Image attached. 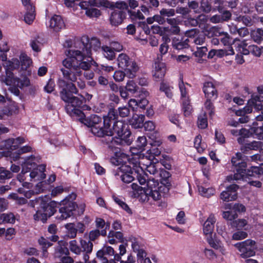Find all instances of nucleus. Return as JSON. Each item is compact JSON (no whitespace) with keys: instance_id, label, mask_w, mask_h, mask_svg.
Instances as JSON below:
<instances>
[{"instance_id":"obj_1","label":"nucleus","mask_w":263,"mask_h":263,"mask_svg":"<svg viewBox=\"0 0 263 263\" xmlns=\"http://www.w3.org/2000/svg\"><path fill=\"white\" fill-rule=\"evenodd\" d=\"M92 42L100 45L99 41L97 39L92 40L90 45L83 43L81 50L69 49L65 51L67 58L62 62L63 65L67 69L61 68L64 78L71 82L77 80L78 77H81L82 72L81 69L85 71L84 76L86 79L90 80L93 78L94 73L92 71H87L92 65L97 66V63L91 57L90 46Z\"/></svg>"},{"instance_id":"obj_2","label":"nucleus","mask_w":263,"mask_h":263,"mask_svg":"<svg viewBox=\"0 0 263 263\" xmlns=\"http://www.w3.org/2000/svg\"><path fill=\"white\" fill-rule=\"evenodd\" d=\"M76 195L72 194L67 196L60 202L55 201H51L47 202L46 196L39 197L34 200H32L31 204L33 206L40 204V209L38 210L34 215V219L35 220H41L45 222L47 218L52 216L57 211L58 206H60L59 213L60 215L57 216V218L60 220H64L70 217L73 214L72 212L75 210L77 206L73 200Z\"/></svg>"},{"instance_id":"obj_3","label":"nucleus","mask_w":263,"mask_h":263,"mask_svg":"<svg viewBox=\"0 0 263 263\" xmlns=\"http://www.w3.org/2000/svg\"><path fill=\"white\" fill-rule=\"evenodd\" d=\"M128 127V126L122 121H116L113 123L112 128L110 126L108 128V130L111 133L105 134L106 136H114L111 138L110 143L108 145L109 149L114 154L110 159L112 164H118L128 160V155L124 153L120 147L115 146L123 144L128 145L131 143V133Z\"/></svg>"},{"instance_id":"obj_4","label":"nucleus","mask_w":263,"mask_h":263,"mask_svg":"<svg viewBox=\"0 0 263 263\" xmlns=\"http://www.w3.org/2000/svg\"><path fill=\"white\" fill-rule=\"evenodd\" d=\"M147 188L139 186L136 183H133L130 186L133 190L132 196L136 198L142 202H147L151 197L154 200L157 201L162 197V191L165 187L163 185V183H159L157 180L149 179L147 183Z\"/></svg>"},{"instance_id":"obj_5","label":"nucleus","mask_w":263,"mask_h":263,"mask_svg":"<svg viewBox=\"0 0 263 263\" xmlns=\"http://www.w3.org/2000/svg\"><path fill=\"white\" fill-rule=\"evenodd\" d=\"M61 98L67 103L65 109L67 112L72 118L78 120L80 117H84V113L79 109L84 104L83 95L78 97L73 96L70 93L66 91L65 88L60 92Z\"/></svg>"},{"instance_id":"obj_6","label":"nucleus","mask_w":263,"mask_h":263,"mask_svg":"<svg viewBox=\"0 0 263 263\" xmlns=\"http://www.w3.org/2000/svg\"><path fill=\"white\" fill-rule=\"evenodd\" d=\"M78 120L90 127L91 133L98 137H103L105 134L111 133L108 130L107 128L105 127L102 118L96 115H91L88 118H86L84 115V117H80Z\"/></svg>"},{"instance_id":"obj_7","label":"nucleus","mask_w":263,"mask_h":263,"mask_svg":"<svg viewBox=\"0 0 263 263\" xmlns=\"http://www.w3.org/2000/svg\"><path fill=\"white\" fill-rule=\"evenodd\" d=\"M117 61L118 67L125 70L128 78L133 79L135 77L136 73L139 70V66L135 61L126 54L122 53L119 54Z\"/></svg>"},{"instance_id":"obj_8","label":"nucleus","mask_w":263,"mask_h":263,"mask_svg":"<svg viewBox=\"0 0 263 263\" xmlns=\"http://www.w3.org/2000/svg\"><path fill=\"white\" fill-rule=\"evenodd\" d=\"M133 163L128 156V160L125 162H121L118 164H114L116 166L121 165L115 172L114 174L117 179H121L125 183L131 182L134 178L133 176L134 171L133 167Z\"/></svg>"},{"instance_id":"obj_9","label":"nucleus","mask_w":263,"mask_h":263,"mask_svg":"<svg viewBox=\"0 0 263 263\" xmlns=\"http://www.w3.org/2000/svg\"><path fill=\"white\" fill-rule=\"evenodd\" d=\"M234 246L241 253L240 255L243 258L253 256L255 254V242L252 240L248 239L244 241L237 243Z\"/></svg>"},{"instance_id":"obj_10","label":"nucleus","mask_w":263,"mask_h":263,"mask_svg":"<svg viewBox=\"0 0 263 263\" xmlns=\"http://www.w3.org/2000/svg\"><path fill=\"white\" fill-rule=\"evenodd\" d=\"M245 156L240 152H237L231 159V163L234 167L235 174H240L243 175L245 168L247 167V163L245 161Z\"/></svg>"},{"instance_id":"obj_11","label":"nucleus","mask_w":263,"mask_h":263,"mask_svg":"<svg viewBox=\"0 0 263 263\" xmlns=\"http://www.w3.org/2000/svg\"><path fill=\"white\" fill-rule=\"evenodd\" d=\"M137 162V161H136L135 163H133V170L138 182L140 184L143 185L146 182L147 183V181L151 179H148L147 174L144 172V167L140 166L142 161H139L138 164Z\"/></svg>"},{"instance_id":"obj_12","label":"nucleus","mask_w":263,"mask_h":263,"mask_svg":"<svg viewBox=\"0 0 263 263\" xmlns=\"http://www.w3.org/2000/svg\"><path fill=\"white\" fill-rule=\"evenodd\" d=\"M238 186L236 184H231L226 188V191L220 194V198L224 201H233L237 198V191Z\"/></svg>"},{"instance_id":"obj_13","label":"nucleus","mask_w":263,"mask_h":263,"mask_svg":"<svg viewBox=\"0 0 263 263\" xmlns=\"http://www.w3.org/2000/svg\"><path fill=\"white\" fill-rule=\"evenodd\" d=\"M1 80L7 85H10L12 83L16 85L17 87L22 88L27 87L30 85V80L27 77H23L22 79L14 78L13 76L10 78H1Z\"/></svg>"},{"instance_id":"obj_14","label":"nucleus","mask_w":263,"mask_h":263,"mask_svg":"<svg viewBox=\"0 0 263 263\" xmlns=\"http://www.w3.org/2000/svg\"><path fill=\"white\" fill-rule=\"evenodd\" d=\"M47 26L55 32H59L65 28V23L62 17L58 15H53L47 24Z\"/></svg>"},{"instance_id":"obj_15","label":"nucleus","mask_w":263,"mask_h":263,"mask_svg":"<svg viewBox=\"0 0 263 263\" xmlns=\"http://www.w3.org/2000/svg\"><path fill=\"white\" fill-rule=\"evenodd\" d=\"M45 171V166L44 165H37L32 168L30 171L29 174L30 180L33 179L35 181H40L45 179L46 177V175L44 173Z\"/></svg>"},{"instance_id":"obj_16","label":"nucleus","mask_w":263,"mask_h":263,"mask_svg":"<svg viewBox=\"0 0 263 263\" xmlns=\"http://www.w3.org/2000/svg\"><path fill=\"white\" fill-rule=\"evenodd\" d=\"M24 142V139L18 137L16 139H9L4 141V145L1 146L0 149L13 151L17 148L18 145Z\"/></svg>"},{"instance_id":"obj_17","label":"nucleus","mask_w":263,"mask_h":263,"mask_svg":"<svg viewBox=\"0 0 263 263\" xmlns=\"http://www.w3.org/2000/svg\"><path fill=\"white\" fill-rule=\"evenodd\" d=\"M114 254V250L111 247L104 246L101 250L97 252V257L100 260L101 263H108V259L105 256H111Z\"/></svg>"},{"instance_id":"obj_18","label":"nucleus","mask_w":263,"mask_h":263,"mask_svg":"<svg viewBox=\"0 0 263 263\" xmlns=\"http://www.w3.org/2000/svg\"><path fill=\"white\" fill-rule=\"evenodd\" d=\"M243 175L240 174H234L233 178L235 180H239L243 179L247 176H254L261 174L262 172V170L258 166H252L250 168L246 170V167L245 168V170Z\"/></svg>"},{"instance_id":"obj_19","label":"nucleus","mask_w":263,"mask_h":263,"mask_svg":"<svg viewBox=\"0 0 263 263\" xmlns=\"http://www.w3.org/2000/svg\"><path fill=\"white\" fill-rule=\"evenodd\" d=\"M178 87L181 95V100L190 99V90L191 86L187 83L184 82L182 76H180L178 81Z\"/></svg>"},{"instance_id":"obj_20","label":"nucleus","mask_w":263,"mask_h":263,"mask_svg":"<svg viewBox=\"0 0 263 263\" xmlns=\"http://www.w3.org/2000/svg\"><path fill=\"white\" fill-rule=\"evenodd\" d=\"M203 91L207 99L215 100L217 97V91L212 82H206L204 83Z\"/></svg>"},{"instance_id":"obj_21","label":"nucleus","mask_w":263,"mask_h":263,"mask_svg":"<svg viewBox=\"0 0 263 263\" xmlns=\"http://www.w3.org/2000/svg\"><path fill=\"white\" fill-rule=\"evenodd\" d=\"M126 13L122 10H114L110 15V22L112 26H117L121 24L125 18Z\"/></svg>"},{"instance_id":"obj_22","label":"nucleus","mask_w":263,"mask_h":263,"mask_svg":"<svg viewBox=\"0 0 263 263\" xmlns=\"http://www.w3.org/2000/svg\"><path fill=\"white\" fill-rule=\"evenodd\" d=\"M215 222L216 218L215 216L213 214L210 215L203 224V231L205 235H209L210 236L212 235Z\"/></svg>"},{"instance_id":"obj_23","label":"nucleus","mask_w":263,"mask_h":263,"mask_svg":"<svg viewBox=\"0 0 263 263\" xmlns=\"http://www.w3.org/2000/svg\"><path fill=\"white\" fill-rule=\"evenodd\" d=\"M166 68L164 63L162 62H155L153 77L157 81L161 80L165 76Z\"/></svg>"},{"instance_id":"obj_24","label":"nucleus","mask_w":263,"mask_h":263,"mask_svg":"<svg viewBox=\"0 0 263 263\" xmlns=\"http://www.w3.org/2000/svg\"><path fill=\"white\" fill-rule=\"evenodd\" d=\"M39 160L40 158L34 155L27 157L24 158V161L22 163V168L24 167L25 170H28L29 172L32 168L36 167V164L39 162Z\"/></svg>"},{"instance_id":"obj_25","label":"nucleus","mask_w":263,"mask_h":263,"mask_svg":"<svg viewBox=\"0 0 263 263\" xmlns=\"http://www.w3.org/2000/svg\"><path fill=\"white\" fill-rule=\"evenodd\" d=\"M20 62L17 59H12L10 61H7L4 64V66L6 68V72L7 77L6 78H10L13 76L10 70L16 69L19 67Z\"/></svg>"},{"instance_id":"obj_26","label":"nucleus","mask_w":263,"mask_h":263,"mask_svg":"<svg viewBox=\"0 0 263 263\" xmlns=\"http://www.w3.org/2000/svg\"><path fill=\"white\" fill-rule=\"evenodd\" d=\"M145 168H144L146 172L151 174L156 175L158 174L161 177L163 176L165 178H168L170 177L169 173L164 170H162L159 172L158 170V166L156 164L150 163L149 165H146Z\"/></svg>"},{"instance_id":"obj_27","label":"nucleus","mask_w":263,"mask_h":263,"mask_svg":"<svg viewBox=\"0 0 263 263\" xmlns=\"http://www.w3.org/2000/svg\"><path fill=\"white\" fill-rule=\"evenodd\" d=\"M67 244L65 241H60L58 246L55 249L54 256L57 258H61L63 255H68L69 253L67 248Z\"/></svg>"},{"instance_id":"obj_28","label":"nucleus","mask_w":263,"mask_h":263,"mask_svg":"<svg viewBox=\"0 0 263 263\" xmlns=\"http://www.w3.org/2000/svg\"><path fill=\"white\" fill-rule=\"evenodd\" d=\"M144 119V115L135 114L129 120V123L133 127L140 128L143 127Z\"/></svg>"},{"instance_id":"obj_29","label":"nucleus","mask_w":263,"mask_h":263,"mask_svg":"<svg viewBox=\"0 0 263 263\" xmlns=\"http://www.w3.org/2000/svg\"><path fill=\"white\" fill-rule=\"evenodd\" d=\"M117 117V111L113 109H110L106 116L104 117V125L105 128H109L111 124L115 122Z\"/></svg>"},{"instance_id":"obj_30","label":"nucleus","mask_w":263,"mask_h":263,"mask_svg":"<svg viewBox=\"0 0 263 263\" xmlns=\"http://www.w3.org/2000/svg\"><path fill=\"white\" fill-rule=\"evenodd\" d=\"M44 42L43 38L38 35L30 41V45L32 50L37 53L41 50Z\"/></svg>"},{"instance_id":"obj_31","label":"nucleus","mask_w":263,"mask_h":263,"mask_svg":"<svg viewBox=\"0 0 263 263\" xmlns=\"http://www.w3.org/2000/svg\"><path fill=\"white\" fill-rule=\"evenodd\" d=\"M190 39L189 38L184 40H180L179 38L174 37L172 41V46L177 50H181L187 48Z\"/></svg>"},{"instance_id":"obj_32","label":"nucleus","mask_w":263,"mask_h":263,"mask_svg":"<svg viewBox=\"0 0 263 263\" xmlns=\"http://www.w3.org/2000/svg\"><path fill=\"white\" fill-rule=\"evenodd\" d=\"M58 85L60 87L66 89V91L68 93H77L78 90L76 86L72 83H67L64 80H59Z\"/></svg>"},{"instance_id":"obj_33","label":"nucleus","mask_w":263,"mask_h":263,"mask_svg":"<svg viewBox=\"0 0 263 263\" xmlns=\"http://www.w3.org/2000/svg\"><path fill=\"white\" fill-rule=\"evenodd\" d=\"M195 32L196 31L194 29H192L189 31H186L185 34L187 36H190V41L193 40V42L195 43L196 45H203L204 44L205 37L204 35H201L192 38L191 35L195 34Z\"/></svg>"},{"instance_id":"obj_34","label":"nucleus","mask_w":263,"mask_h":263,"mask_svg":"<svg viewBox=\"0 0 263 263\" xmlns=\"http://www.w3.org/2000/svg\"><path fill=\"white\" fill-rule=\"evenodd\" d=\"M15 221V216L12 213L0 214V224L3 223H14Z\"/></svg>"},{"instance_id":"obj_35","label":"nucleus","mask_w":263,"mask_h":263,"mask_svg":"<svg viewBox=\"0 0 263 263\" xmlns=\"http://www.w3.org/2000/svg\"><path fill=\"white\" fill-rule=\"evenodd\" d=\"M103 54L105 58L109 60H112L115 58V51L110 47V46H103L101 48Z\"/></svg>"},{"instance_id":"obj_36","label":"nucleus","mask_w":263,"mask_h":263,"mask_svg":"<svg viewBox=\"0 0 263 263\" xmlns=\"http://www.w3.org/2000/svg\"><path fill=\"white\" fill-rule=\"evenodd\" d=\"M20 59L21 63V68L26 70L32 64L31 59L25 53L20 54Z\"/></svg>"},{"instance_id":"obj_37","label":"nucleus","mask_w":263,"mask_h":263,"mask_svg":"<svg viewBox=\"0 0 263 263\" xmlns=\"http://www.w3.org/2000/svg\"><path fill=\"white\" fill-rule=\"evenodd\" d=\"M114 201L118 204L119 206L124 210L127 213L129 214H132V211L129 206L120 197L115 195L112 196Z\"/></svg>"},{"instance_id":"obj_38","label":"nucleus","mask_w":263,"mask_h":263,"mask_svg":"<svg viewBox=\"0 0 263 263\" xmlns=\"http://www.w3.org/2000/svg\"><path fill=\"white\" fill-rule=\"evenodd\" d=\"M114 201L118 204L119 206L124 210L127 213L129 214H132V211L129 206L120 197L115 195L112 196Z\"/></svg>"},{"instance_id":"obj_39","label":"nucleus","mask_w":263,"mask_h":263,"mask_svg":"<svg viewBox=\"0 0 263 263\" xmlns=\"http://www.w3.org/2000/svg\"><path fill=\"white\" fill-rule=\"evenodd\" d=\"M236 50L242 54L248 55L250 53V45L246 41H241L237 44Z\"/></svg>"},{"instance_id":"obj_40","label":"nucleus","mask_w":263,"mask_h":263,"mask_svg":"<svg viewBox=\"0 0 263 263\" xmlns=\"http://www.w3.org/2000/svg\"><path fill=\"white\" fill-rule=\"evenodd\" d=\"M194 147L199 153L203 152L205 148L204 143L202 142V138L200 135H197L194 139Z\"/></svg>"},{"instance_id":"obj_41","label":"nucleus","mask_w":263,"mask_h":263,"mask_svg":"<svg viewBox=\"0 0 263 263\" xmlns=\"http://www.w3.org/2000/svg\"><path fill=\"white\" fill-rule=\"evenodd\" d=\"M182 102V110L185 116H190L192 111V107L190 104V99L185 100H181Z\"/></svg>"},{"instance_id":"obj_42","label":"nucleus","mask_w":263,"mask_h":263,"mask_svg":"<svg viewBox=\"0 0 263 263\" xmlns=\"http://www.w3.org/2000/svg\"><path fill=\"white\" fill-rule=\"evenodd\" d=\"M89 3L90 6L93 7L103 6L107 8L112 6L110 2L106 0H89Z\"/></svg>"},{"instance_id":"obj_43","label":"nucleus","mask_w":263,"mask_h":263,"mask_svg":"<svg viewBox=\"0 0 263 263\" xmlns=\"http://www.w3.org/2000/svg\"><path fill=\"white\" fill-rule=\"evenodd\" d=\"M80 245L82 251L86 253H90L92 252L93 244L90 241H87L83 239H81Z\"/></svg>"},{"instance_id":"obj_44","label":"nucleus","mask_w":263,"mask_h":263,"mask_svg":"<svg viewBox=\"0 0 263 263\" xmlns=\"http://www.w3.org/2000/svg\"><path fill=\"white\" fill-rule=\"evenodd\" d=\"M27 12L24 16V21L28 24H31L35 18L34 9H26Z\"/></svg>"},{"instance_id":"obj_45","label":"nucleus","mask_w":263,"mask_h":263,"mask_svg":"<svg viewBox=\"0 0 263 263\" xmlns=\"http://www.w3.org/2000/svg\"><path fill=\"white\" fill-rule=\"evenodd\" d=\"M198 191L201 195L209 197L215 193V190L212 187L205 188L202 186H198Z\"/></svg>"},{"instance_id":"obj_46","label":"nucleus","mask_w":263,"mask_h":263,"mask_svg":"<svg viewBox=\"0 0 263 263\" xmlns=\"http://www.w3.org/2000/svg\"><path fill=\"white\" fill-rule=\"evenodd\" d=\"M250 130L252 133V135L254 137L257 138L259 140L263 139V125L258 127H252Z\"/></svg>"},{"instance_id":"obj_47","label":"nucleus","mask_w":263,"mask_h":263,"mask_svg":"<svg viewBox=\"0 0 263 263\" xmlns=\"http://www.w3.org/2000/svg\"><path fill=\"white\" fill-rule=\"evenodd\" d=\"M125 88L128 92L134 94L138 91L139 87L134 80H130L127 82Z\"/></svg>"},{"instance_id":"obj_48","label":"nucleus","mask_w":263,"mask_h":263,"mask_svg":"<svg viewBox=\"0 0 263 263\" xmlns=\"http://www.w3.org/2000/svg\"><path fill=\"white\" fill-rule=\"evenodd\" d=\"M234 53V49L232 46L228 47V49H216V56L219 58L233 55Z\"/></svg>"},{"instance_id":"obj_49","label":"nucleus","mask_w":263,"mask_h":263,"mask_svg":"<svg viewBox=\"0 0 263 263\" xmlns=\"http://www.w3.org/2000/svg\"><path fill=\"white\" fill-rule=\"evenodd\" d=\"M197 124L198 127L201 129H204L208 126V120L206 114L205 112H203L199 116Z\"/></svg>"},{"instance_id":"obj_50","label":"nucleus","mask_w":263,"mask_h":263,"mask_svg":"<svg viewBox=\"0 0 263 263\" xmlns=\"http://www.w3.org/2000/svg\"><path fill=\"white\" fill-rule=\"evenodd\" d=\"M65 228L67 230V234L70 238H74L77 235V229L73 223H67Z\"/></svg>"},{"instance_id":"obj_51","label":"nucleus","mask_w":263,"mask_h":263,"mask_svg":"<svg viewBox=\"0 0 263 263\" xmlns=\"http://www.w3.org/2000/svg\"><path fill=\"white\" fill-rule=\"evenodd\" d=\"M262 146V142L261 141H253L245 144V148L247 149L258 150Z\"/></svg>"},{"instance_id":"obj_52","label":"nucleus","mask_w":263,"mask_h":263,"mask_svg":"<svg viewBox=\"0 0 263 263\" xmlns=\"http://www.w3.org/2000/svg\"><path fill=\"white\" fill-rule=\"evenodd\" d=\"M163 43L161 44L159 48V51L161 55L165 54L167 53L168 49V43L170 42V39L167 36H163L162 37Z\"/></svg>"},{"instance_id":"obj_53","label":"nucleus","mask_w":263,"mask_h":263,"mask_svg":"<svg viewBox=\"0 0 263 263\" xmlns=\"http://www.w3.org/2000/svg\"><path fill=\"white\" fill-rule=\"evenodd\" d=\"M69 249L73 253L80 255L82 252L81 248L78 246L76 240L69 242Z\"/></svg>"},{"instance_id":"obj_54","label":"nucleus","mask_w":263,"mask_h":263,"mask_svg":"<svg viewBox=\"0 0 263 263\" xmlns=\"http://www.w3.org/2000/svg\"><path fill=\"white\" fill-rule=\"evenodd\" d=\"M173 87L170 86L168 83L165 82H162L160 84V90L165 92L166 96L171 98L172 96V89Z\"/></svg>"},{"instance_id":"obj_55","label":"nucleus","mask_w":263,"mask_h":263,"mask_svg":"<svg viewBox=\"0 0 263 263\" xmlns=\"http://www.w3.org/2000/svg\"><path fill=\"white\" fill-rule=\"evenodd\" d=\"M250 53L256 57H260L261 54L263 53V47H259L255 45H250Z\"/></svg>"},{"instance_id":"obj_56","label":"nucleus","mask_w":263,"mask_h":263,"mask_svg":"<svg viewBox=\"0 0 263 263\" xmlns=\"http://www.w3.org/2000/svg\"><path fill=\"white\" fill-rule=\"evenodd\" d=\"M146 145V139L144 136L138 137L136 141V146L139 152L143 150L144 147Z\"/></svg>"},{"instance_id":"obj_57","label":"nucleus","mask_w":263,"mask_h":263,"mask_svg":"<svg viewBox=\"0 0 263 263\" xmlns=\"http://www.w3.org/2000/svg\"><path fill=\"white\" fill-rule=\"evenodd\" d=\"M219 34L220 35H223V36L221 38L220 40L224 46H228L229 47L232 46V44L231 43V38L227 32H221L219 33Z\"/></svg>"},{"instance_id":"obj_58","label":"nucleus","mask_w":263,"mask_h":263,"mask_svg":"<svg viewBox=\"0 0 263 263\" xmlns=\"http://www.w3.org/2000/svg\"><path fill=\"white\" fill-rule=\"evenodd\" d=\"M131 242L132 249L135 252H136L144 247L140 240L136 238H132Z\"/></svg>"},{"instance_id":"obj_59","label":"nucleus","mask_w":263,"mask_h":263,"mask_svg":"<svg viewBox=\"0 0 263 263\" xmlns=\"http://www.w3.org/2000/svg\"><path fill=\"white\" fill-rule=\"evenodd\" d=\"M128 13L130 15V18L133 21L138 20H144V16L140 10L137 11H128Z\"/></svg>"},{"instance_id":"obj_60","label":"nucleus","mask_w":263,"mask_h":263,"mask_svg":"<svg viewBox=\"0 0 263 263\" xmlns=\"http://www.w3.org/2000/svg\"><path fill=\"white\" fill-rule=\"evenodd\" d=\"M222 217L227 220L232 221L237 217V214L235 211H225L222 213Z\"/></svg>"},{"instance_id":"obj_61","label":"nucleus","mask_w":263,"mask_h":263,"mask_svg":"<svg viewBox=\"0 0 263 263\" xmlns=\"http://www.w3.org/2000/svg\"><path fill=\"white\" fill-rule=\"evenodd\" d=\"M110 4L112 5L110 8H116L118 9V10L123 11L128 9V4L124 1H118L115 3H110Z\"/></svg>"},{"instance_id":"obj_62","label":"nucleus","mask_w":263,"mask_h":263,"mask_svg":"<svg viewBox=\"0 0 263 263\" xmlns=\"http://www.w3.org/2000/svg\"><path fill=\"white\" fill-rule=\"evenodd\" d=\"M32 149V148L29 146H25L21 148L17 151V153L15 156H13V160L14 161L17 160L20 158V156L24 153H26L29 152H30Z\"/></svg>"},{"instance_id":"obj_63","label":"nucleus","mask_w":263,"mask_h":263,"mask_svg":"<svg viewBox=\"0 0 263 263\" xmlns=\"http://www.w3.org/2000/svg\"><path fill=\"white\" fill-rule=\"evenodd\" d=\"M252 37L254 41L256 42H260L263 37V30L261 29H257L256 31L252 33Z\"/></svg>"},{"instance_id":"obj_64","label":"nucleus","mask_w":263,"mask_h":263,"mask_svg":"<svg viewBox=\"0 0 263 263\" xmlns=\"http://www.w3.org/2000/svg\"><path fill=\"white\" fill-rule=\"evenodd\" d=\"M160 14L163 17H171L175 14V10L174 9L163 8L160 11Z\"/></svg>"}]
</instances>
